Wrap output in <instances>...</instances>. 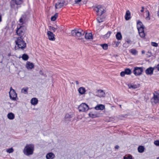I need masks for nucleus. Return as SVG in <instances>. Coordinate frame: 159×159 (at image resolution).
I'll list each match as a JSON object with an SVG mask.
<instances>
[{
    "mask_svg": "<svg viewBox=\"0 0 159 159\" xmlns=\"http://www.w3.org/2000/svg\"><path fill=\"white\" fill-rule=\"evenodd\" d=\"M15 43H16L15 47V50L19 49L23 50L26 48V43L21 37L16 38V40H15Z\"/></svg>",
    "mask_w": 159,
    "mask_h": 159,
    "instance_id": "f257e3e1",
    "label": "nucleus"
},
{
    "mask_svg": "<svg viewBox=\"0 0 159 159\" xmlns=\"http://www.w3.org/2000/svg\"><path fill=\"white\" fill-rule=\"evenodd\" d=\"M34 150V145L32 144H27L23 150V152L25 155L29 156L32 155Z\"/></svg>",
    "mask_w": 159,
    "mask_h": 159,
    "instance_id": "f03ea898",
    "label": "nucleus"
},
{
    "mask_svg": "<svg viewBox=\"0 0 159 159\" xmlns=\"http://www.w3.org/2000/svg\"><path fill=\"white\" fill-rule=\"evenodd\" d=\"M85 34V32L80 29H75L71 31L72 36L75 37L76 38L79 39H81L82 37Z\"/></svg>",
    "mask_w": 159,
    "mask_h": 159,
    "instance_id": "7ed1b4c3",
    "label": "nucleus"
},
{
    "mask_svg": "<svg viewBox=\"0 0 159 159\" xmlns=\"http://www.w3.org/2000/svg\"><path fill=\"white\" fill-rule=\"evenodd\" d=\"M92 7L96 12L97 15L99 16H101L105 11V7L102 5H99Z\"/></svg>",
    "mask_w": 159,
    "mask_h": 159,
    "instance_id": "20e7f679",
    "label": "nucleus"
},
{
    "mask_svg": "<svg viewBox=\"0 0 159 159\" xmlns=\"http://www.w3.org/2000/svg\"><path fill=\"white\" fill-rule=\"evenodd\" d=\"M80 111L85 112L88 111L89 109L88 106L85 103H82L78 107Z\"/></svg>",
    "mask_w": 159,
    "mask_h": 159,
    "instance_id": "39448f33",
    "label": "nucleus"
},
{
    "mask_svg": "<svg viewBox=\"0 0 159 159\" xmlns=\"http://www.w3.org/2000/svg\"><path fill=\"white\" fill-rule=\"evenodd\" d=\"M10 97L11 100H16V98L17 97V94L15 90L12 89V87H11L10 89V91L9 92Z\"/></svg>",
    "mask_w": 159,
    "mask_h": 159,
    "instance_id": "423d86ee",
    "label": "nucleus"
},
{
    "mask_svg": "<svg viewBox=\"0 0 159 159\" xmlns=\"http://www.w3.org/2000/svg\"><path fill=\"white\" fill-rule=\"evenodd\" d=\"M16 33L18 35L20 36L19 37H21H21L24 34V28L22 26H20L19 28H17V30L16 31Z\"/></svg>",
    "mask_w": 159,
    "mask_h": 159,
    "instance_id": "0eeeda50",
    "label": "nucleus"
},
{
    "mask_svg": "<svg viewBox=\"0 0 159 159\" xmlns=\"http://www.w3.org/2000/svg\"><path fill=\"white\" fill-rule=\"evenodd\" d=\"M143 71V69L142 67H135L134 70V74L138 76L140 75Z\"/></svg>",
    "mask_w": 159,
    "mask_h": 159,
    "instance_id": "6e6552de",
    "label": "nucleus"
},
{
    "mask_svg": "<svg viewBox=\"0 0 159 159\" xmlns=\"http://www.w3.org/2000/svg\"><path fill=\"white\" fill-rule=\"evenodd\" d=\"M23 2V0H11V7H14L15 4L20 5Z\"/></svg>",
    "mask_w": 159,
    "mask_h": 159,
    "instance_id": "1a4fd4ad",
    "label": "nucleus"
},
{
    "mask_svg": "<svg viewBox=\"0 0 159 159\" xmlns=\"http://www.w3.org/2000/svg\"><path fill=\"white\" fill-rule=\"evenodd\" d=\"M65 2L63 0H62L57 2L55 4V8L57 9H59L62 7Z\"/></svg>",
    "mask_w": 159,
    "mask_h": 159,
    "instance_id": "9d476101",
    "label": "nucleus"
},
{
    "mask_svg": "<svg viewBox=\"0 0 159 159\" xmlns=\"http://www.w3.org/2000/svg\"><path fill=\"white\" fill-rule=\"evenodd\" d=\"M47 34L48 36V39L49 40L51 41H54L55 40V35L52 32L50 31H48Z\"/></svg>",
    "mask_w": 159,
    "mask_h": 159,
    "instance_id": "9b49d317",
    "label": "nucleus"
},
{
    "mask_svg": "<svg viewBox=\"0 0 159 159\" xmlns=\"http://www.w3.org/2000/svg\"><path fill=\"white\" fill-rule=\"evenodd\" d=\"M96 95L99 97H103L105 96V93L102 90H98L96 92Z\"/></svg>",
    "mask_w": 159,
    "mask_h": 159,
    "instance_id": "f8f14e48",
    "label": "nucleus"
},
{
    "mask_svg": "<svg viewBox=\"0 0 159 159\" xmlns=\"http://www.w3.org/2000/svg\"><path fill=\"white\" fill-rule=\"evenodd\" d=\"M128 86L129 89H135L140 86L139 84H129L128 85Z\"/></svg>",
    "mask_w": 159,
    "mask_h": 159,
    "instance_id": "ddd939ff",
    "label": "nucleus"
},
{
    "mask_svg": "<svg viewBox=\"0 0 159 159\" xmlns=\"http://www.w3.org/2000/svg\"><path fill=\"white\" fill-rule=\"evenodd\" d=\"M105 108L104 105L103 104H98L94 108L96 110H102Z\"/></svg>",
    "mask_w": 159,
    "mask_h": 159,
    "instance_id": "4468645a",
    "label": "nucleus"
},
{
    "mask_svg": "<svg viewBox=\"0 0 159 159\" xmlns=\"http://www.w3.org/2000/svg\"><path fill=\"white\" fill-rule=\"evenodd\" d=\"M154 69L152 67H150L146 70V73L147 75H152L153 74Z\"/></svg>",
    "mask_w": 159,
    "mask_h": 159,
    "instance_id": "2eb2a0df",
    "label": "nucleus"
},
{
    "mask_svg": "<svg viewBox=\"0 0 159 159\" xmlns=\"http://www.w3.org/2000/svg\"><path fill=\"white\" fill-rule=\"evenodd\" d=\"M78 91L80 94L83 95L85 94L86 90L84 87H80L79 88Z\"/></svg>",
    "mask_w": 159,
    "mask_h": 159,
    "instance_id": "dca6fc26",
    "label": "nucleus"
},
{
    "mask_svg": "<svg viewBox=\"0 0 159 159\" xmlns=\"http://www.w3.org/2000/svg\"><path fill=\"white\" fill-rule=\"evenodd\" d=\"M137 26L138 31L140 29L144 30V26L141 21H139L137 22Z\"/></svg>",
    "mask_w": 159,
    "mask_h": 159,
    "instance_id": "f3484780",
    "label": "nucleus"
},
{
    "mask_svg": "<svg viewBox=\"0 0 159 159\" xmlns=\"http://www.w3.org/2000/svg\"><path fill=\"white\" fill-rule=\"evenodd\" d=\"M85 39L87 40H91L93 39V37L91 33H86L85 36Z\"/></svg>",
    "mask_w": 159,
    "mask_h": 159,
    "instance_id": "a211bd4d",
    "label": "nucleus"
},
{
    "mask_svg": "<svg viewBox=\"0 0 159 159\" xmlns=\"http://www.w3.org/2000/svg\"><path fill=\"white\" fill-rule=\"evenodd\" d=\"M153 99L154 100V102L155 104H157L159 102V94L156 95L154 94Z\"/></svg>",
    "mask_w": 159,
    "mask_h": 159,
    "instance_id": "6ab92c4d",
    "label": "nucleus"
},
{
    "mask_svg": "<svg viewBox=\"0 0 159 159\" xmlns=\"http://www.w3.org/2000/svg\"><path fill=\"white\" fill-rule=\"evenodd\" d=\"M55 157V155L52 152L48 153L46 155L47 159H53Z\"/></svg>",
    "mask_w": 159,
    "mask_h": 159,
    "instance_id": "aec40b11",
    "label": "nucleus"
},
{
    "mask_svg": "<svg viewBox=\"0 0 159 159\" xmlns=\"http://www.w3.org/2000/svg\"><path fill=\"white\" fill-rule=\"evenodd\" d=\"M34 66L33 64L29 62H27L26 65V67L28 69H31Z\"/></svg>",
    "mask_w": 159,
    "mask_h": 159,
    "instance_id": "412c9836",
    "label": "nucleus"
},
{
    "mask_svg": "<svg viewBox=\"0 0 159 159\" xmlns=\"http://www.w3.org/2000/svg\"><path fill=\"white\" fill-rule=\"evenodd\" d=\"M130 18V12L129 10L126 11L125 16V18L126 20H129Z\"/></svg>",
    "mask_w": 159,
    "mask_h": 159,
    "instance_id": "4be33fe9",
    "label": "nucleus"
},
{
    "mask_svg": "<svg viewBox=\"0 0 159 159\" xmlns=\"http://www.w3.org/2000/svg\"><path fill=\"white\" fill-rule=\"evenodd\" d=\"M89 116L90 117L92 118H95L100 116H99L97 114L93 112H90L89 113Z\"/></svg>",
    "mask_w": 159,
    "mask_h": 159,
    "instance_id": "5701e85b",
    "label": "nucleus"
},
{
    "mask_svg": "<svg viewBox=\"0 0 159 159\" xmlns=\"http://www.w3.org/2000/svg\"><path fill=\"white\" fill-rule=\"evenodd\" d=\"M30 102L32 105H35L38 103V100L37 98H34L31 100Z\"/></svg>",
    "mask_w": 159,
    "mask_h": 159,
    "instance_id": "b1692460",
    "label": "nucleus"
},
{
    "mask_svg": "<svg viewBox=\"0 0 159 159\" xmlns=\"http://www.w3.org/2000/svg\"><path fill=\"white\" fill-rule=\"evenodd\" d=\"M72 117V116L71 115H69V114H66V115L65 118V121H70Z\"/></svg>",
    "mask_w": 159,
    "mask_h": 159,
    "instance_id": "393cba45",
    "label": "nucleus"
},
{
    "mask_svg": "<svg viewBox=\"0 0 159 159\" xmlns=\"http://www.w3.org/2000/svg\"><path fill=\"white\" fill-rule=\"evenodd\" d=\"M8 118L10 120H13L15 118V115L14 114L11 112L9 113L7 115Z\"/></svg>",
    "mask_w": 159,
    "mask_h": 159,
    "instance_id": "a878e982",
    "label": "nucleus"
},
{
    "mask_svg": "<svg viewBox=\"0 0 159 159\" xmlns=\"http://www.w3.org/2000/svg\"><path fill=\"white\" fill-rule=\"evenodd\" d=\"M138 31L139 35L141 38H144L145 37V34L144 32V30L140 29Z\"/></svg>",
    "mask_w": 159,
    "mask_h": 159,
    "instance_id": "bb28decb",
    "label": "nucleus"
},
{
    "mask_svg": "<svg viewBox=\"0 0 159 159\" xmlns=\"http://www.w3.org/2000/svg\"><path fill=\"white\" fill-rule=\"evenodd\" d=\"M46 75L45 73L40 71V79L44 80L45 79Z\"/></svg>",
    "mask_w": 159,
    "mask_h": 159,
    "instance_id": "cd10ccee",
    "label": "nucleus"
},
{
    "mask_svg": "<svg viewBox=\"0 0 159 159\" xmlns=\"http://www.w3.org/2000/svg\"><path fill=\"white\" fill-rule=\"evenodd\" d=\"M111 32V31H108L107 33L103 36V38L105 39H107L109 38Z\"/></svg>",
    "mask_w": 159,
    "mask_h": 159,
    "instance_id": "c85d7f7f",
    "label": "nucleus"
},
{
    "mask_svg": "<svg viewBox=\"0 0 159 159\" xmlns=\"http://www.w3.org/2000/svg\"><path fill=\"white\" fill-rule=\"evenodd\" d=\"M28 88H22L21 90V92L22 93H23L25 94H27L28 93Z\"/></svg>",
    "mask_w": 159,
    "mask_h": 159,
    "instance_id": "c756f323",
    "label": "nucleus"
},
{
    "mask_svg": "<svg viewBox=\"0 0 159 159\" xmlns=\"http://www.w3.org/2000/svg\"><path fill=\"white\" fill-rule=\"evenodd\" d=\"M144 147L141 146H139L138 148V151L139 152L142 153L144 151Z\"/></svg>",
    "mask_w": 159,
    "mask_h": 159,
    "instance_id": "7c9ffc66",
    "label": "nucleus"
},
{
    "mask_svg": "<svg viewBox=\"0 0 159 159\" xmlns=\"http://www.w3.org/2000/svg\"><path fill=\"white\" fill-rule=\"evenodd\" d=\"M116 36V39L119 40H121L122 38L121 34L120 32H118Z\"/></svg>",
    "mask_w": 159,
    "mask_h": 159,
    "instance_id": "2f4dec72",
    "label": "nucleus"
},
{
    "mask_svg": "<svg viewBox=\"0 0 159 159\" xmlns=\"http://www.w3.org/2000/svg\"><path fill=\"white\" fill-rule=\"evenodd\" d=\"M22 58L23 60L26 61L28 59L29 57L27 54H24L23 55Z\"/></svg>",
    "mask_w": 159,
    "mask_h": 159,
    "instance_id": "473e14b6",
    "label": "nucleus"
},
{
    "mask_svg": "<svg viewBox=\"0 0 159 159\" xmlns=\"http://www.w3.org/2000/svg\"><path fill=\"white\" fill-rule=\"evenodd\" d=\"M125 72L126 74L127 75H130L131 73V71L129 69H126L125 70Z\"/></svg>",
    "mask_w": 159,
    "mask_h": 159,
    "instance_id": "72a5a7b5",
    "label": "nucleus"
},
{
    "mask_svg": "<svg viewBox=\"0 0 159 159\" xmlns=\"http://www.w3.org/2000/svg\"><path fill=\"white\" fill-rule=\"evenodd\" d=\"M130 52L132 54L134 55H136L138 53L136 49H131Z\"/></svg>",
    "mask_w": 159,
    "mask_h": 159,
    "instance_id": "f704fd0d",
    "label": "nucleus"
},
{
    "mask_svg": "<svg viewBox=\"0 0 159 159\" xmlns=\"http://www.w3.org/2000/svg\"><path fill=\"white\" fill-rule=\"evenodd\" d=\"M104 18L101 17V16H99L97 18V20L99 23L102 22L103 21Z\"/></svg>",
    "mask_w": 159,
    "mask_h": 159,
    "instance_id": "c9c22d12",
    "label": "nucleus"
},
{
    "mask_svg": "<svg viewBox=\"0 0 159 159\" xmlns=\"http://www.w3.org/2000/svg\"><path fill=\"white\" fill-rule=\"evenodd\" d=\"M123 159H133V158L131 155H126L124 157Z\"/></svg>",
    "mask_w": 159,
    "mask_h": 159,
    "instance_id": "e433bc0d",
    "label": "nucleus"
},
{
    "mask_svg": "<svg viewBox=\"0 0 159 159\" xmlns=\"http://www.w3.org/2000/svg\"><path fill=\"white\" fill-rule=\"evenodd\" d=\"M57 17V14H56L54 16H52L51 18V20L52 21H54L56 19Z\"/></svg>",
    "mask_w": 159,
    "mask_h": 159,
    "instance_id": "4c0bfd02",
    "label": "nucleus"
},
{
    "mask_svg": "<svg viewBox=\"0 0 159 159\" xmlns=\"http://www.w3.org/2000/svg\"><path fill=\"white\" fill-rule=\"evenodd\" d=\"M49 30L54 32L57 29L52 26H49Z\"/></svg>",
    "mask_w": 159,
    "mask_h": 159,
    "instance_id": "58836bf2",
    "label": "nucleus"
},
{
    "mask_svg": "<svg viewBox=\"0 0 159 159\" xmlns=\"http://www.w3.org/2000/svg\"><path fill=\"white\" fill-rule=\"evenodd\" d=\"M6 151L9 153H11L13 152L14 151V150L13 148H11L7 149L6 150Z\"/></svg>",
    "mask_w": 159,
    "mask_h": 159,
    "instance_id": "ea45409f",
    "label": "nucleus"
},
{
    "mask_svg": "<svg viewBox=\"0 0 159 159\" xmlns=\"http://www.w3.org/2000/svg\"><path fill=\"white\" fill-rule=\"evenodd\" d=\"M25 19L21 17L19 20V22L21 23V25L23 24L24 22Z\"/></svg>",
    "mask_w": 159,
    "mask_h": 159,
    "instance_id": "a19ab883",
    "label": "nucleus"
},
{
    "mask_svg": "<svg viewBox=\"0 0 159 159\" xmlns=\"http://www.w3.org/2000/svg\"><path fill=\"white\" fill-rule=\"evenodd\" d=\"M102 46L104 49L106 50L107 48V44H102Z\"/></svg>",
    "mask_w": 159,
    "mask_h": 159,
    "instance_id": "79ce46f5",
    "label": "nucleus"
},
{
    "mask_svg": "<svg viewBox=\"0 0 159 159\" xmlns=\"http://www.w3.org/2000/svg\"><path fill=\"white\" fill-rule=\"evenodd\" d=\"M146 13H147V17H146V18L148 20H150V18L149 17V13L148 11H146Z\"/></svg>",
    "mask_w": 159,
    "mask_h": 159,
    "instance_id": "37998d69",
    "label": "nucleus"
},
{
    "mask_svg": "<svg viewBox=\"0 0 159 159\" xmlns=\"http://www.w3.org/2000/svg\"><path fill=\"white\" fill-rule=\"evenodd\" d=\"M151 44L152 46L155 47H157L158 46L157 44L155 42H152Z\"/></svg>",
    "mask_w": 159,
    "mask_h": 159,
    "instance_id": "c03bdc74",
    "label": "nucleus"
},
{
    "mask_svg": "<svg viewBox=\"0 0 159 159\" xmlns=\"http://www.w3.org/2000/svg\"><path fill=\"white\" fill-rule=\"evenodd\" d=\"M154 144L157 146H159V141L156 140L154 142Z\"/></svg>",
    "mask_w": 159,
    "mask_h": 159,
    "instance_id": "a18cd8bd",
    "label": "nucleus"
},
{
    "mask_svg": "<svg viewBox=\"0 0 159 159\" xmlns=\"http://www.w3.org/2000/svg\"><path fill=\"white\" fill-rule=\"evenodd\" d=\"M125 71H122L120 73V75L122 76L123 77L125 76Z\"/></svg>",
    "mask_w": 159,
    "mask_h": 159,
    "instance_id": "49530a36",
    "label": "nucleus"
},
{
    "mask_svg": "<svg viewBox=\"0 0 159 159\" xmlns=\"http://www.w3.org/2000/svg\"><path fill=\"white\" fill-rule=\"evenodd\" d=\"M126 42L128 43V44H131V41L130 39H127Z\"/></svg>",
    "mask_w": 159,
    "mask_h": 159,
    "instance_id": "de8ad7c7",
    "label": "nucleus"
},
{
    "mask_svg": "<svg viewBox=\"0 0 159 159\" xmlns=\"http://www.w3.org/2000/svg\"><path fill=\"white\" fill-rule=\"evenodd\" d=\"M82 0H75V2L76 3H78L79 2H81Z\"/></svg>",
    "mask_w": 159,
    "mask_h": 159,
    "instance_id": "09e8293b",
    "label": "nucleus"
},
{
    "mask_svg": "<svg viewBox=\"0 0 159 159\" xmlns=\"http://www.w3.org/2000/svg\"><path fill=\"white\" fill-rule=\"evenodd\" d=\"M115 43H116V47H118L119 46V45L120 43V42H116Z\"/></svg>",
    "mask_w": 159,
    "mask_h": 159,
    "instance_id": "8fccbe9b",
    "label": "nucleus"
},
{
    "mask_svg": "<svg viewBox=\"0 0 159 159\" xmlns=\"http://www.w3.org/2000/svg\"><path fill=\"white\" fill-rule=\"evenodd\" d=\"M156 68L157 69V70L159 71V64H158L157 65Z\"/></svg>",
    "mask_w": 159,
    "mask_h": 159,
    "instance_id": "3c124183",
    "label": "nucleus"
},
{
    "mask_svg": "<svg viewBox=\"0 0 159 159\" xmlns=\"http://www.w3.org/2000/svg\"><path fill=\"white\" fill-rule=\"evenodd\" d=\"M119 147L118 145H116L115 147V148L116 149H119Z\"/></svg>",
    "mask_w": 159,
    "mask_h": 159,
    "instance_id": "603ef678",
    "label": "nucleus"
},
{
    "mask_svg": "<svg viewBox=\"0 0 159 159\" xmlns=\"http://www.w3.org/2000/svg\"><path fill=\"white\" fill-rule=\"evenodd\" d=\"M144 8L143 7H142V9H141V12H143V11H144Z\"/></svg>",
    "mask_w": 159,
    "mask_h": 159,
    "instance_id": "864d4df0",
    "label": "nucleus"
},
{
    "mask_svg": "<svg viewBox=\"0 0 159 159\" xmlns=\"http://www.w3.org/2000/svg\"><path fill=\"white\" fill-rule=\"evenodd\" d=\"M75 83L77 85H78L79 84V82L78 81H76Z\"/></svg>",
    "mask_w": 159,
    "mask_h": 159,
    "instance_id": "5fc2aeb1",
    "label": "nucleus"
},
{
    "mask_svg": "<svg viewBox=\"0 0 159 159\" xmlns=\"http://www.w3.org/2000/svg\"><path fill=\"white\" fill-rule=\"evenodd\" d=\"M142 54H144L145 53V52L144 51V50H143L142 51Z\"/></svg>",
    "mask_w": 159,
    "mask_h": 159,
    "instance_id": "6e6d98bb",
    "label": "nucleus"
},
{
    "mask_svg": "<svg viewBox=\"0 0 159 159\" xmlns=\"http://www.w3.org/2000/svg\"><path fill=\"white\" fill-rule=\"evenodd\" d=\"M2 16L1 15H0V22L2 21Z\"/></svg>",
    "mask_w": 159,
    "mask_h": 159,
    "instance_id": "4d7b16f0",
    "label": "nucleus"
},
{
    "mask_svg": "<svg viewBox=\"0 0 159 159\" xmlns=\"http://www.w3.org/2000/svg\"><path fill=\"white\" fill-rule=\"evenodd\" d=\"M157 15L158 16H159V11L157 13Z\"/></svg>",
    "mask_w": 159,
    "mask_h": 159,
    "instance_id": "13d9d810",
    "label": "nucleus"
},
{
    "mask_svg": "<svg viewBox=\"0 0 159 159\" xmlns=\"http://www.w3.org/2000/svg\"><path fill=\"white\" fill-rule=\"evenodd\" d=\"M125 44V43H124V44H123V46H124Z\"/></svg>",
    "mask_w": 159,
    "mask_h": 159,
    "instance_id": "bf43d9fd",
    "label": "nucleus"
},
{
    "mask_svg": "<svg viewBox=\"0 0 159 159\" xmlns=\"http://www.w3.org/2000/svg\"><path fill=\"white\" fill-rule=\"evenodd\" d=\"M157 159H159V157H158L157 158Z\"/></svg>",
    "mask_w": 159,
    "mask_h": 159,
    "instance_id": "052dcab7",
    "label": "nucleus"
},
{
    "mask_svg": "<svg viewBox=\"0 0 159 159\" xmlns=\"http://www.w3.org/2000/svg\"><path fill=\"white\" fill-rule=\"evenodd\" d=\"M120 107H121V105H120Z\"/></svg>",
    "mask_w": 159,
    "mask_h": 159,
    "instance_id": "680f3d73",
    "label": "nucleus"
}]
</instances>
